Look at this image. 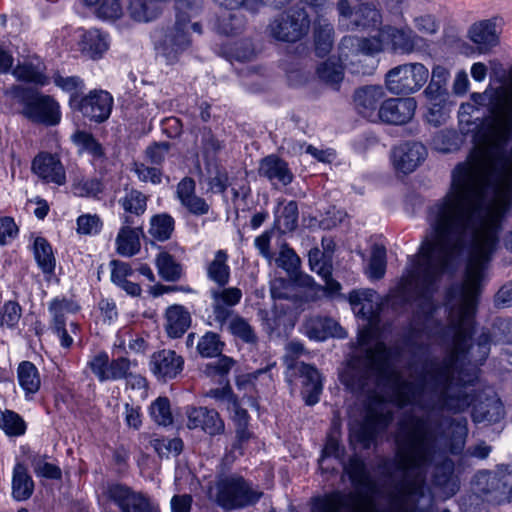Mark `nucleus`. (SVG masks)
<instances>
[{
	"mask_svg": "<svg viewBox=\"0 0 512 512\" xmlns=\"http://www.w3.org/2000/svg\"><path fill=\"white\" fill-rule=\"evenodd\" d=\"M103 496L120 512H161L159 505L146 493L119 481H108Z\"/></svg>",
	"mask_w": 512,
	"mask_h": 512,
	"instance_id": "obj_8",
	"label": "nucleus"
},
{
	"mask_svg": "<svg viewBox=\"0 0 512 512\" xmlns=\"http://www.w3.org/2000/svg\"><path fill=\"white\" fill-rule=\"evenodd\" d=\"M298 371L302 378L303 400L306 405L313 406L319 402L323 390L321 375L315 366L304 362L300 364Z\"/></svg>",
	"mask_w": 512,
	"mask_h": 512,
	"instance_id": "obj_29",
	"label": "nucleus"
},
{
	"mask_svg": "<svg viewBox=\"0 0 512 512\" xmlns=\"http://www.w3.org/2000/svg\"><path fill=\"white\" fill-rule=\"evenodd\" d=\"M258 174L272 183L277 181L283 186L290 185L294 180L288 163L275 154L265 156L260 160Z\"/></svg>",
	"mask_w": 512,
	"mask_h": 512,
	"instance_id": "obj_26",
	"label": "nucleus"
},
{
	"mask_svg": "<svg viewBox=\"0 0 512 512\" xmlns=\"http://www.w3.org/2000/svg\"><path fill=\"white\" fill-rule=\"evenodd\" d=\"M142 227H122L116 237L117 253L124 257L136 255L141 248L140 234H143Z\"/></svg>",
	"mask_w": 512,
	"mask_h": 512,
	"instance_id": "obj_36",
	"label": "nucleus"
},
{
	"mask_svg": "<svg viewBox=\"0 0 512 512\" xmlns=\"http://www.w3.org/2000/svg\"><path fill=\"white\" fill-rule=\"evenodd\" d=\"M126 11L134 21L150 22L161 14L162 8L156 0H128Z\"/></svg>",
	"mask_w": 512,
	"mask_h": 512,
	"instance_id": "obj_38",
	"label": "nucleus"
},
{
	"mask_svg": "<svg viewBox=\"0 0 512 512\" xmlns=\"http://www.w3.org/2000/svg\"><path fill=\"white\" fill-rule=\"evenodd\" d=\"M372 376H375L374 383L377 387H390L393 390L401 379L392 363L376 359L373 349L366 348L363 353L353 355L347 361L345 370L340 374V380L352 394H367L369 403H381L380 397L370 387Z\"/></svg>",
	"mask_w": 512,
	"mask_h": 512,
	"instance_id": "obj_3",
	"label": "nucleus"
},
{
	"mask_svg": "<svg viewBox=\"0 0 512 512\" xmlns=\"http://www.w3.org/2000/svg\"><path fill=\"white\" fill-rule=\"evenodd\" d=\"M431 481L446 498H452L461 488V479L455 471V462L449 457L434 465Z\"/></svg>",
	"mask_w": 512,
	"mask_h": 512,
	"instance_id": "obj_21",
	"label": "nucleus"
},
{
	"mask_svg": "<svg viewBox=\"0 0 512 512\" xmlns=\"http://www.w3.org/2000/svg\"><path fill=\"white\" fill-rule=\"evenodd\" d=\"M428 85L423 90L425 98L449 97L448 82L450 79V71L442 65H434L431 71Z\"/></svg>",
	"mask_w": 512,
	"mask_h": 512,
	"instance_id": "obj_37",
	"label": "nucleus"
},
{
	"mask_svg": "<svg viewBox=\"0 0 512 512\" xmlns=\"http://www.w3.org/2000/svg\"><path fill=\"white\" fill-rule=\"evenodd\" d=\"M384 96L380 86H365L357 89L354 93L355 106L363 117L372 118L378 112L379 104Z\"/></svg>",
	"mask_w": 512,
	"mask_h": 512,
	"instance_id": "obj_31",
	"label": "nucleus"
},
{
	"mask_svg": "<svg viewBox=\"0 0 512 512\" xmlns=\"http://www.w3.org/2000/svg\"><path fill=\"white\" fill-rule=\"evenodd\" d=\"M227 260L228 254L226 251L218 250L206 269L207 278L219 287H225L230 280V267Z\"/></svg>",
	"mask_w": 512,
	"mask_h": 512,
	"instance_id": "obj_42",
	"label": "nucleus"
},
{
	"mask_svg": "<svg viewBox=\"0 0 512 512\" xmlns=\"http://www.w3.org/2000/svg\"><path fill=\"white\" fill-rule=\"evenodd\" d=\"M343 471L358 492L366 494L375 491V483L367 464L358 454L351 455L347 462H343Z\"/></svg>",
	"mask_w": 512,
	"mask_h": 512,
	"instance_id": "obj_23",
	"label": "nucleus"
},
{
	"mask_svg": "<svg viewBox=\"0 0 512 512\" xmlns=\"http://www.w3.org/2000/svg\"><path fill=\"white\" fill-rule=\"evenodd\" d=\"M46 65L38 57L34 60H26L18 63L12 71L13 76L20 82L34 85L33 87H44L49 84L50 79L46 75Z\"/></svg>",
	"mask_w": 512,
	"mask_h": 512,
	"instance_id": "obj_30",
	"label": "nucleus"
},
{
	"mask_svg": "<svg viewBox=\"0 0 512 512\" xmlns=\"http://www.w3.org/2000/svg\"><path fill=\"white\" fill-rule=\"evenodd\" d=\"M175 231V219L168 213H158L150 218V227L148 233L150 236L159 241L165 242L169 240Z\"/></svg>",
	"mask_w": 512,
	"mask_h": 512,
	"instance_id": "obj_44",
	"label": "nucleus"
},
{
	"mask_svg": "<svg viewBox=\"0 0 512 512\" xmlns=\"http://www.w3.org/2000/svg\"><path fill=\"white\" fill-rule=\"evenodd\" d=\"M208 173L211 175L208 185L217 193H224L229 186V176L226 168L218 161L206 165Z\"/></svg>",
	"mask_w": 512,
	"mask_h": 512,
	"instance_id": "obj_63",
	"label": "nucleus"
},
{
	"mask_svg": "<svg viewBox=\"0 0 512 512\" xmlns=\"http://www.w3.org/2000/svg\"><path fill=\"white\" fill-rule=\"evenodd\" d=\"M188 427L201 428L205 433L215 436L222 434L225 429L223 420L215 409L207 407H192L187 411Z\"/></svg>",
	"mask_w": 512,
	"mask_h": 512,
	"instance_id": "obj_24",
	"label": "nucleus"
},
{
	"mask_svg": "<svg viewBox=\"0 0 512 512\" xmlns=\"http://www.w3.org/2000/svg\"><path fill=\"white\" fill-rule=\"evenodd\" d=\"M11 489L12 498L18 502L26 501L33 495L35 483L24 463L17 462L15 464Z\"/></svg>",
	"mask_w": 512,
	"mask_h": 512,
	"instance_id": "obj_32",
	"label": "nucleus"
},
{
	"mask_svg": "<svg viewBox=\"0 0 512 512\" xmlns=\"http://www.w3.org/2000/svg\"><path fill=\"white\" fill-rule=\"evenodd\" d=\"M21 316V305L14 300L6 301L0 308V328L15 329Z\"/></svg>",
	"mask_w": 512,
	"mask_h": 512,
	"instance_id": "obj_62",
	"label": "nucleus"
},
{
	"mask_svg": "<svg viewBox=\"0 0 512 512\" xmlns=\"http://www.w3.org/2000/svg\"><path fill=\"white\" fill-rule=\"evenodd\" d=\"M183 367V357L170 349L154 352L150 359V370L158 380L165 382L176 378Z\"/></svg>",
	"mask_w": 512,
	"mask_h": 512,
	"instance_id": "obj_22",
	"label": "nucleus"
},
{
	"mask_svg": "<svg viewBox=\"0 0 512 512\" xmlns=\"http://www.w3.org/2000/svg\"><path fill=\"white\" fill-rule=\"evenodd\" d=\"M31 172L44 184L63 186L67 182L66 169L57 154L39 152L31 162Z\"/></svg>",
	"mask_w": 512,
	"mask_h": 512,
	"instance_id": "obj_17",
	"label": "nucleus"
},
{
	"mask_svg": "<svg viewBox=\"0 0 512 512\" xmlns=\"http://www.w3.org/2000/svg\"><path fill=\"white\" fill-rule=\"evenodd\" d=\"M468 38L477 45L481 53L490 51L500 41L496 30V19H485L471 25Z\"/></svg>",
	"mask_w": 512,
	"mask_h": 512,
	"instance_id": "obj_28",
	"label": "nucleus"
},
{
	"mask_svg": "<svg viewBox=\"0 0 512 512\" xmlns=\"http://www.w3.org/2000/svg\"><path fill=\"white\" fill-rule=\"evenodd\" d=\"M201 147L205 165L217 161V155L225 148L223 140L217 138L211 128L204 127L201 135Z\"/></svg>",
	"mask_w": 512,
	"mask_h": 512,
	"instance_id": "obj_52",
	"label": "nucleus"
},
{
	"mask_svg": "<svg viewBox=\"0 0 512 512\" xmlns=\"http://www.w3.org/2000/svg\"><path fill=\"white\" fill-rule=\"evenodd\" d=\"M429 70L419 62L405 63L390 69L385 76L389 92L409 95L419 91L428 81Z\"/></svg>",
	"mask_w": 512,
	"mask_h": 512,
	"instance_id": "obj_11",
	"label": "nucleus"
},
{
	"mask_svg": "<svg viewBox=\"0 0 512 512\" xmlns=\"http://www.w3.org/2000/svg\"><path fill=\"white\" fill-rule=\"evenodd\" d=\"M228 330L234 337L240 339L244 343L255 344L258 341L254 328L245 318L239 315H236L231 319L228 325Z\"/></svg>",
	"mask_w": 512,
	"mask_h": 512,
	"instance_id": "obj_59",
	"label": "nucleus"
},
{
	"mask_svg": "<svg viewBox=\"0 0 512 512\" xmlns=\"http://www.w3.org/2000/svg\"><path fill=\"white\" fill-rule=\"evenodd\" d=\"M209 499L225 512L241 510L256 505L264 493L253 488L252 482L237 473L226 474L221 468L215 477L214 489Z\"/></svg>",
	"mask_w": 512,
	"mask_h": 512,
	"instance_id": "obj_5",
	"label": "nucleus"
},
{
	"mask_svg": "<svg viewBox=\"0 0 512 512\" xmlns=\"http://www.w3.org/2000/svg\"><path fill=\"white\" fill-rule=\"evenodd\" d=\"M425 99L427 101V112L425 114L426 121L434 127H440L449 117V97H441L437 99L430 97Z\"/></svg>",
	"mask_w": 512,
	"mask_h": 512,
	"instance_id": "obj_46",
	"label": "nucleus"
},
{
	"mask_svg": "<svg viewBox=\"0 0 512 512\" xmlns=\"http://www.w3.org/2000/svg\"><path fill=\"white\" fill-rule=\"evenodd\" d=\"M108 49L107 35L98 29L86 31L82 39V51L92 59L100 58Z\"/></svg>",
	"mask_w": 512,
	"mask_h": 512,
	"instance_id": "obj_47",
	"label": "nucleus"
},
{
	"mask_svg": "<svg viewBox=\"0 0 512 512\" xmlns=\"http://www.w3.org/2000/svg\"><path fill=\"white\" fill-rule=\"evenodd\" d=\"M72 142L78 147L79 153H87L94 160H106V152L103 145L95 136L85 130H76L71 136Z\"/></svg>",
	"mask_w": 512,
	"mask_h": 512,
	"instance_id": "obj_40",
	"label": "nucleus"
},
{
	"mask_svg": "<svg viewBox=\"0 0 512 512\" xmlns=\"http://www.w3.org/2000/svg\"><path fill=\"white\" fill-rule=\"evenodd\" d=\"M17 379L19 386L24 390L25 395L35 394L39 391L41 380L37 367L30 361H22L17 368Z\"/></svg>",
	"mask_w": 512,
	"mask_h": 512,
	"instance_id": "obj_43",
	"label": "nucleus"
},
{
	"mask_svg": "<svg viewBox=\"0 0 512 512\" xmlns=\"http://www.w3.org/2000/svg\"><path fill=\"white\" fill-rule=\"evenodd\" d=\"M339 28L345 31H368L381 23V14L374 4L365 0L346 3L343 0L336 4Z\"/></svg>",
	"mask_w": 512,
	"mask_h": 512,
	"instance_id": "obj_10",
	"label": "nucleus"
},
{
	"mask_svg": "<svg viewBox=\"0 0 512 512\" xmlns=\"http://www.w3.org/2000/svg\"><path fill=\"white\" fill-rule=\"evenodd\" d=\"M426 157V147L415 141L403 142L392 151L394 168L403 174L412 173Z\"/></svg>",
	"mask_w": 512,
	"mask_h": 512,
	"instance_id": "obj_20",
	"label": "nucleus"
},
{
	"mask_svg": "<svg viewBox=\"0 0 512 512\" xmlns=\"http://www.w3.org/2000/svg\"><path fill=\"white\" fill-rule=\"evenodd\" d=\"M486 174L481 197L468 163H459L448 192L429 206L430 236L418 250L414 276L418 280V310L426 319L436 312L433 297L439 278L467 254V272L481 277L500 244L503 221L512 210V146L486 147Z\"/></svg>",
	"mask_w": 512,
	"mask_h": 512,
	"instance_id": "obj_1",
	"label": "nucleus"
},
{
	"mask_svg": "<svg viewBox=\"0 0 512 512\" xmlns=\"http://www.w3.org/2000/svg\"><path fill=\"white\" fill-rule=\"evenodd\" d=\"M479 364L461 365L454 370V391H467L468 387H474L480 377Z\"/></svg>",
	"mask_w": 512,
	"mask_h": 512,
	"instance_id": "obj_51",
	"label": "nucleus"
},
{
	"mask_svg": "<svg viewBox=\"0 0 512 512\" xmlns=\"http://www.w3.org/2000/svg\"><path fill=\"white\" fill-rule=\"evenodd\" d=\"M271 36L282 42H297L309 31L310 18L304 7H291L269 25Z\"/></svg>",
	"mask_w": 512,
	"mask_h": 512,
	"instance_id": "obj_13",
	"label": "nucleus"
},
{
	"mask_svg": "<svg viewBox=\"0 0 512 512\" xmlns=\"http://www.w3.org/2000/svg\"><path fill=\"white\" fill-rule=\"evenodd\" d=\"M126 213L141 216L147 209V197L137 189H131L119 200Z\"/></svg>",
	"mask_w": 512,
	"mask_h": 512,
	"instance_id": "obj_60",
	"label": "nucleus"
},
{
	"mask_svg": "<svg viewBox=\"0 0 512 512\" xmlns=\"http://www.w3.org/2000/svg\"><path fill=\"white\" fill-rule=\"evenodd\" d=\"M385 49L395 54L408 55L415 51L421 38L409 27L384 25L380 28Z\"/></svg>",
	"mask_w": 512,
	"mask_h": 512,
	"instance_id": "obj_18",
	"label": "nucleus"
},
{
	"mask_svg": "<svg viewBox=\"0 0 512 512\" xmlns=\"http://www.w3.org/2000/svg\"><path fill=\"white\" fill-rule=\"evenodd\" d=\"M276 264L285 270L289 276L301 268V259L293 248L289 247L288 244H284L280 250L279 257L276 259Z\"/></svg>",
	"mask_w": 512,
	"mask_h": 512,
	"instance_id": "obj_64",
	"label": "nucleus"
},
{
	"mask_svg": "<svg viewBox=\"0 0 512 512\" xmlns=\"http://www.w3.org/2000/svg\"><path fill=\"white\" fill-rule=\"evenodd\" d=\"M151 418L162 426L173 424L170 401L167 397L160 396L156 398L149 408Z\"/></svg>",
	"mask_w": 512,
	"mask_h": 512,
	"instance_id": "obj_61",
	"label": "nucleus"
},
{
	"mask_svg": "<svg viewBox=\"0 0 512 512\" xmlns=\"http://www.w3.org/2000/svg\"><path fill=\"white\" fill-rule=\"evenodd\" d=\"M337 330H342L339 323L326 316L313 317L307 323V334L310 339L324 341L329 337H341Z\"/></svg>",
	"mask_w": 512,
	"mask_h": 512,
	"instance_id": "obj_39",
	"label": "nucleus"
},
{
	"mask_svg": "<svg viewBox=\"0 0 512 512\" xmlns=\"http://www.w3.org/2000/svg\"><path fill=\"white\" fill-rule=\"evenodd\" d=\"M334 44V27L330 23L319 22L314 28V46L317 57L324 58Z\"/></svg>",
	"mask_w": 512,
	"mask_h": 512,
	"instance_id": "obj_49",
	"label": "nucleus"
},
{
	"mask_svg": "<svg viewBox=\"0 0 512 512\" xmlns=\"http://www.w3.org/2000/svg\"><path fill=\"white\" fill-rule=\"evenodd\" d=\"M416 108L414 98H390L381 103L376 116L387 124L404 125L413 118Z\"/></svg>",
	"mask_w": 512,
	"mask_h": 512,
	"instance_id": "obj_19",
	"label": "nucleus"
},
{
	"mask_svg": "<svg viewBox=\"0 0 512 512\" xmlns=\"http://www.w3.org/2000/svg\"><path fill=\"white\" fill-rule=\"evenodd\" d=\"M445 300L447 303L461 301L460 320L462 321L465 312H470L475 317L477 294L476 291L467 284H452L445 291Z\"/></svg>",
	"mask_w": 512,
	"mask_h": 512,
	"instance_id": "obj_33",
	"label": "nucleus"
},
{
	"mask_svg": "<svg viewBox=\"0 0 512 512\" xmlns=\"http://www.w3.org/2000/svg\"><path fill=\"white\" fill-rule=\"evenodd\" d=\"M0 428L9 437H19L25 434L27 425L18 413L6 409L0 410Z\"/></svg>",
	"mask_w": 512,
	"mask_h": 512,
	"instance_id": "obj_53",
	"label": "nucleus"
},
{
	"mask_svg": "<svg viewBox=\"0 0 512 512\" xmlns=\"http://www.w3.org/2000/svg\"><path fill=\"white\" fill-rule=\"evenodd\" d=\"M430 440L427 419L410 415L398 423L394 457L383 461L390 475L392 472L402 474L395 485L398 493L394 500L401 506L414 500L407 512H426L425 508L418 506V501L425 495V473L433 464L434 450Z\"/></svg>",
	"mask_w": 512,
	"mask_h": 512,
	"instance_id": "obj_2",
	"label": "nucleus"
},
{
	"mask_svg": "<svg viewBox=\"0 0 512 512\" xmlns=\"http://www.w3.org/2000/svg\"><path fill=\"white\" fill-rule=\"evenodd\" d=\"M434 366L431 381L436 387L441 388L438 396L440 408L453 414L465 412L470 407L474 395L468 391H454V372H450L448 365L434 363Z\"/></svg>",
	"mask_w": 512,
	"mask_h": 512,
	"instance_id": "obj_9",
	"label": "nucleus"
},
{
	"mask_svg": "<svg viewBox=\"0 0 512 512\" xmlns=\"http://www.w3.org/2000/svg\"><path fill=\"white\" fill-rule=\"evenodd\" d=\"M422 393V385L402 379H400L399 383L394 388L395 401L399 407L415 404Z\"/></svg>",
	"mask_w": 512,
	"mask_h": 512,
	"instance_id": "obj_50",
	"label": "nucleus"
},
{
	"mask_svg": "<svg viewBox=\"0 0 512 512\" xmlns=\"http://www.w3.org/2000/svg\"><path fill=\"white\" fill-rule=\"evenodd\" d=\"M494 345L487 326L476 328L475 317L468 311L459 321L455 334V349L458 355L470 362L483 365Z\"/></svg>",
	"mask_w": 512,
	"mask_h": 512,
	"instance_id": "obj_7",
	"label": "nucleus"
},
{
	"mask_svg": "<svg viewBox=\"0 0 512 512\" xmlns=\"http://www.w3.org/2000/svg\"><path fill=\"white\" fill-rule=\"evenodd\" d=\"M299 209L296 201L284 205L281 214L275 217V226L281 233L293 232L298 227Z\"/></svg>",
	"mask_w": 512,
	"mask_h": 512,
	"instance_id": "obj_57",
	"label": "nucleus"
},
{
	"mask_svg": "<svg viewBox=\"0 0 512 512\" xmlns=\"http://www.w3.org/2000/svg\"><path fill=\"white\" fill-rule=\"evenodd\" d=\"M487 329L494 345L512 343V318L496 317Z\"/></svg>",
	"mask_w": 512,
	"mask_h": 512,
	"instance_id": "obj_56",
	"label": "nucleus"
},
{
	"mask_svg": "<svg viewBox=\"0 0 512 512\" xmlns=\"http://www.w3.org/2000/svg\"><path fill=\"white\" fill-rule=\"evenodd\" d=\"M512 473L509 464H498L496 470H478L471 479V488L488 501L502 504L508 493V482Z\"/></svg>",
	"mask_w": 512,
	"mask_h": 512,
	"instance_id": "obj_12",
	"label": "nucleus"
},
{
	"mask_svg": "<svg viewBox=\"0 0 512 512\" xmlns=\"http://www.w3.org/2000/svg\"><path fill=\"white\" fill-rule=\"evenodd\" d=\"M49 456L47 454L40 453H30L28 455V460L33 469L34 474L37 477L49 479V480H61L62 479V470L56 465L47 462Z\"/></svg>",
	"mask_w": 512,
	"mask_h": 512,
	"instance_id": "obj_45",
	"label": "nucleus"
},
{
	"mask_svg": "<svg viewBox=\"0 0 512 512\" xmlns=\"http://www.w3.org/2000/svg\"><path fill=\"white\" fill-rule=\"evenodd\" d=\"M468 393L474 395L470 407H472V420L475 423L488 422L494 424L504 418V405L496 393L487 394L475 389Z\"/></svg>",
	"mask_w": 512,
	"mask_h": 512,
	"instance_id": "obj_16",
	"label": "nucleus"
},
{
	"mask_svg": "<svg viewBox=\"0 0 512 512\" xmlns=\"http://www.w3.org/2000/svg\"><path fill=\"white\" fill-rule=\"evenodd\" d=\"M5 95L9 97L16 113L35 125L54 127L60 124L62 112L59 102L39 88L13 84Z\"/></svg>",
	"mask_w": 512,
	"mask_h": 512,
	"instance_id": "obj_4",
	"label": "nucleus"
},
{
	"mask_svg": "<svg viewBox=\"0 0 512 512\" xmlns=\"http://www.w3.org/2000/svg\"><path fill=\"white\" fill-rule=\"evenodd\" d=\"M176 20L172 27L165 30L156 44L157 52L167 63H175L179 56L191 45L189 24L201 10V0H176Z\"/></svg>",
	"mask_w": 512,
	"mask_h": 512,
	"instance_id": "obj_6",
	"label": "nucleus"
},
{
	"mask_svg": "<svg viewBox=\"0 0 512 512\" xmlns=\"http://www.w3.org/2000/svg\"><path fill=\"white\" fill-rule=\"evenodd\" d=\"M391 420L390 413L380 412L370 403L366 407L363 419L350 427V440L359 444L363 449H370L379 433L389 426Z\"/></svg>",
	"mask_w": 512,
	"mask_h": 512,
	"instance_id": "obj_14",
	"label": "nucleus"
},
{
	"mask_svg": "<svg viewBox=\"0 0 512 512\" xmlns=\"http://www.w3.org/2000/svg\"><path fill=\"white\" fill-rule=\"evenodd\" d=\"M348 506V495L339 490L313 496L309 501L310 512H342Z\"/></svg>",
	"mask_w": 512,
	"mask_h": 512,
	"instance_id": "obj_34",
	"label": "nucleus"
},
{
	"mask_svg": "<svg viewBox=\"0 0 512 512\" xmlns=\"http://www.w3.org/2000/svg\"><path fill=\"white\" fill-rule=\"evenodd\" d=\"M463 135L455 130H443L433 139L434 148L442 153H453L460 149Z\"/></svg>",
	"mask_w": 512,
	"mask_h": 512,
	"instance_id": "obj_58",
	"label": "nucleus"
},
{
	"mask_svg": "<svg viewBox=\"0 0 512 512\" xmlns=\"http://www.w3.org/2000/svg\"><path fill=\"white\" fill-rule=\"evenodd\" d=\"M341 60H344V58L339 57L338 61L328 58L317 67L316 71L321 81L331 85L337 90L344 78V67L340 62Z\"/></svg>",
	"mask_w": 512,
	"mask_h": 512,
	"instance_id": "obj_48",
	"label": "nucleus"
},
{
	"mask_svg": "<svg viewBox=\"0 0 512 512\" xmlns=\"http://www.w3.org/2000/svg\"><path fill=\"white\" fill-rule=\"evenodd\" d=\"M52 80L56 87L70 95L69 100L74 97L79 99L84 94L85 83L80 76H63L59 71H56Z\"/></svg>",
	"mask_w": 512,
	"mask_h": 512,
	"instance_id": "obj_54",
	"label": "nucleus"
},
{
	"mask_svg": "<svg viewBox=\"0 0 512 512\" xmlns=\"http://www.w3.org/2000/svg\"><path fill=\"white\" fill-rule=\"evenodd\" d=\"M32 248L34 259L39 269L46 278H50L54 274L56 267V258L51 244L45 237L38 236L34 239Z\"/></svg>",
	"mask_w": 512,
	"mask_h": 512,
	"instance_id": "obj_35",
	"label": "nucleus"
},
{
	"mask_svg": "<svg viewBox=\"0 0 512 512\" xmlns=\"http://www.w3.org/2000/svg\"><path fill=\"white\" fill-rule=\"evenodd\" d=\"M113 103V97L109 92L97 89L83 94L79 99L74 97L68 101L73 112H79L84 118L97 124L105 122L110 117Z\"/></svg>",
	"mask_w": 512,
	"mask_h": 512,
	"instance_id": "obj_15",
	"label": "nucleus"
},
{
	"mask_svg": "<svg viewBox=\"0 0 512 512\" xmlns=\"http://www.w3.org/2000/svg\"><path fill=\"white\" fill-rule=\"evenodd\" d=\"M386 50L384 42L381 41L380 31L377 37L360 38L357 36H344L339 43L340 58L347 60L350 55H373Z\"/></svg>",
	"mask_w": 512,
	"mask_h": 512,
	"instance_id": "obj_25",
	"label": "nucleus"
},
{
	"mask_svg": "<svg viewBox=\"0 0 512 512\" xmlns=\"http://www.w3.org/2000/svg\"><path fill=\"white\" fill-rule=\"evenodd\" d=\"M197 351L203 358H214L223 352L225 343L216 332L207 331L197 343Z\"/></svg>",
	"mask_w": 512,
	"mask_h": 512,
	"instance_id": "obj_55",
	"label": "nucleus"
},
{
	"mask_svg": "<svg viewBox=\"0 0 512 512\" xmlns=\"http://www.w3.org/2000/svg\"><path fill=\"white\" fill-rule=\"evenodd\" d=\"M164 329L171 339L181 338L191 327L192 317L189 310L181 304H173L164 313Z\"/></svg>",
	"mask_w": 512,
	"mask_h": 512,
	"instance_id": "obj_27",
	"label": "nucleus"
},
{
	"mask_svg": "<svg viewBox=\"0 0 512 512\" xmlns=\"http://www.w3.org/2000/svg\"><path fill=\"white\" fill-rule=\"evenodd\" d=\"M155 265L159 276L166 282H177L184 274L183 265L164 250L157 254Z\"/></svg>",
	"mask_w": 512,
	"mask_h": 512,
	"instance_id": "obj_41",
	"label": "nucleus"
}]
</instances>
